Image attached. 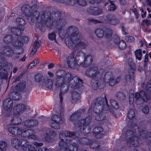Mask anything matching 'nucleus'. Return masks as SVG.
Returning <instances> with one entry per match:
<instances>
[{
    "label": "nucleus",
    "mask_w": 151,
    "mask_h": 151,
    "mask_svg": "<svg viewBox=\"0 0 151 151\" xmlns=\"http://www.w3.org/2000/svg\"><path fill=\"white\" fill-rule=\"evenodd\" d=\"M21 10L27 18V20L30 25H33L36 21V27L42 32L45 30V26L48 28L52 26L54 22L53 17L51 16V12H43L40 16V12L37 10L32 12L31 7L28 5H23Z\"/></svg>",
    "instance_id": "f257e3e1"
},
{
    "label": "nucleus",
    "mask_w": 151,
    "mask_h": 151,
    "mask_svg": "<svg viewBox=\"0 0 151 151\" xmlns=\"http://www.w3.org/2000/svg\"><path fill=\"white\" fill-rule=\"evenodd\" d=\"M98 70L97 66L91 67L85 71V74L87 77L91 78L92 81H95L91 85L93 89L98 88L101 91L105 87L106 76L109 75V73L106 72L105 74L102 69Z\"/></svg>",
    "instance_id": "f03ea898"
},
{
    "label": "nucleus",
    "mask_w": 151,
    "mask_h": 151,
    "mask_svg": "<svg viewBox=\"0 0 151 151\" xmlns=\"http://www.w3.org/2000/svg\"><path fill=\"white\" fill-rule=\"evenodd\" d=\"M65 71L63 70H59L57 72L56 78L55 80V85L58 88L59 87L66 83L65 79H67L66 82H68L69 86L74 89H76L81 88L83 85L82 80L77 76L73 77L71 73H66L64 76L63 74Z\"/></svg>",
    "instance_id": "7ed1b4c3"
},
{
    "label": "nucleus",
    "mask_w": 151,
    "mask_h": 151,
    "mask_svg": "<svg viewBox=\"0 0 151 151\" xmlns=\"http://www.w3.org/2000/svg\"><path fill=\"white\" fill-rule=\"evenodd\" d=\"M71 32L69 37H66L65 38V42L67 46L70 49L78 48L85 49L86 47V44L81 41L79 38H75V40H73V37H77L79 33L78 28L74 26H70L68 27L67 30V32Z\"/></svg>",
    "instance_id": "20e7f679"
},
{
    "label": "nucleus",
    "mask_w": 151,
    "mask_h": 151,
    "mask_svg": "<svg viewBox=\"0 0 151 151\" xmlns=\"http://www.w3.org/2000/svg\"><path fill=\"white\" fill-rule=\"evenodd\" d=\"M17 36V37L13 38L12 35H7L4 37V41L7 44L11 43L12 45L16 48V50H13V53L16 55H19L24 52V50L22 47L23 44L27 43L29 40L28 38L26 36Z\"/></svg>",
    "instance_id": "39448f33"
},
{
    "label": "nucleus",
    "mask_w": 151,
    "mask_h": 151,
    "mask_svg": "<svg viewBox=\"0 0 151 151\" xmlns=\"http://www.w3.org/2000/svg\"><path fill=\"white\" fill-rule=\"evenodd\" d=\"M133 129L128 130L125 133L127 141L134 147H137L139 145V136L141 135L139 127L136 124L132 126Z\"/></svg>",
    "instance_id": "423d86ee"
},
{
    "label": "nucleus",
    "mask_w": 151,
    "mask_h": 151,
    "mask_svg": "<svg viewBox=\"0 0 151 151\" xmlns=\"http://www.w3.org/2000/svg\"><path fill=\"white\" fill-rule=\"evenodd\" d=\"M91 119V117L88 116L74 123L75 130L77 132L80 131L85 134L89 133L91 129L87 126L90 123Z\"/></svg>",
    "instance_id": "0eeeda50"
},
{
    "label": "nucleus",
    "mask_w": 151,
    "mask_h": 151,
    "mask_svg": "<svg viewBox=\"0 0 151 151\" xmlns=\"http://www.w3.org/2000/svg\"><path fill=\"white\" fill-rule=\"evenodd\" d=\"M79 135L76 134V132H71L69 131H65L63 133H61L59 135V137L61 141L59 143L60 147V150H64L66 151L67 150V139L70 138H73V139L76 138V137H78Z\"/></svg>",
    "instance_id": "6e6552de"
},
{
    "label": "nucleus",
    "mask_w": 151,
    "mask_h": 151,
    "mask_svg": "<svg viewBox=\"0 0 151 151\" xmlns=\"http://www.w3.org/2000/svg\"><path fill=\"white\" fill-rule=\"evenodd\" d=\"M83 57L84 58L83 62L79 63V64L75 61L73 56L70 55L68 57L67 59V64L68 66L70 68L73 67V64L74 63V65L77 64L78 65L81 66L85 68L91 65L93 61L92 56L89 55H87L86 57V55Z\"/></svg>",
    "instance_id": "1a4fd4ad"
},
{
    "label": "nucleus",
    "mask_w": 151,
    "mask_h": 151,
    "mask_svg": "<svg viewBox=\"0 0 151 151\" xmlns=\"http://www.w3.org/2000/svg\"><path fill=\"white\" fill-rule=\"evenodd\" d=\"M11 145L15 149L19 150L22 149V151H28L29 147H30L28 141L24 139H21L13 137L11 139Z\"/></svg>",
    "instance_id": "9d476101"
},
{
    "label": "nucleus",
    "mask_w": 151,
    "mask_h": 151,
    "mask_svg": "<svg viewBox=\"0 0 151 151\" xmlns=\"http://www.w3.org/2000/svg\"><path fill=\"white\" fill-rule=\"evenodd\" d=\"M104 0H89V3L92 4L95 3L99 4L103 2ZM61 3H65L68 5L73 6L76 2L79 5L81 6H85L87 5L86 0H62Z\"/></svg>",
    "instance_id": "9b49d317"
},
{
    "label": "nucleus",
    "mask_w": 151,
    "mask_h": 151,
    "mask_svg": "<svg viewBox=\"0 0 151 151\" xmlns=\"http://www.w3.org/2000/svg\"><path fill=\"white\" fill-rule=\"evenodd\" d=\"M18 24L17 27H12L11 29L12 33L16 36H20L22 35V31L24 30V25L26 24L25 21L22 18L18 17L16 19Z\"/></svg>",
    "instance_id": "f8f14e48"
},
{
    "label": "nucleus",
    "mask_w": 151,
    "mask_h": 151,
    "mask_svg": "<svg viewBox=\"0 0 151 151\" xmlns=\"http://www.w3.org/2000/svg\"><path fill=\"white\" fill-rule=\"evenodd\" d=\"M57 13L58 14L59 18L56 21L55 27L58 32L59 36L61 38H64L65 34L64 33L63 30L62 29L63 27L66 24V21L65 19L60 18L61 14L60 12L58 11Z\"/></svg>",
    "instance_id": "ddd939ff"
},
{
    "label": "nucleus",
    "mask_w": 151,
    "mask_h": 151,
    "mask_svg": "<svg viewBox=\"0 0 151 151\" xmlns=\"http://www.w3.org/2000/svg\"><path fill=\"white\" fill-rule=\"evenodd\" d=\"M13 101L9 98L6 99L3 102V113L6 116H9L11 114V111L13 107Z\"/></svg>",
    "instance_id": "4468645a"
},
{
    "label": "nucleus",
    "mask_w": 151,
    "mask_h": 151,
    "mask_svg": "<svg viewBox=\"0 0 151 151\" xmlns=\"http://www.w3.org/2000/svg\"><path fill=\"white\" fill-rule=\"evenodd\" d=\"M94 106L93 108V111L96 113L99 112L104 103H107L105 95L103 98L100 97L96 99L94 101Z\"/></svg>",
    "instance_id": "2eb2a0df"
},
{
    "label": "nucleus",
    "mask_w": 151,
    "mask_h": 151,
    "mask_svg": "<svg viewBox=\"0 0 151 151\" xmlns=\"http://www.w3.org/2000/svg\"><path fill=\"white\" fill-rule=\"evenodd\" d=\"M127 62L130 68L132 70H129V74L126 75L124 77V79L126 81H130L134 76V71L136 69L135 65L131 59H128Z\"/></svg>",
    "instance_id": "dca6fc26"
},
{
    "label": "nucleus",
    "mask_w": 151,
    "mask_h": 151,
    "mask_svg": "<svg viewBox=\"0 0 151 151\" xmlns=\"http://www.w3.org/2000/svg\"><path fill=\"white\" fill-rule=\"evenodd\" d=\"M72 139V138H70L68 139H67V150L66 151H68L69 150L70 151H77L78 150V147L76 146V145H78L77 144V141L75 142V141L76 140L75 139ZM60 151H65L64 150Z\"/></svg>",
    "instance_id": "f3484780"
},
{
    "label": "nucleus",
    "mask_w": 151,
    "mask_h": 151,
    "mask_svg": "<svg viewBox=\"0 0 151 151\" xmlns=\"http://www.w3.org/2000/svg\"><path fill=\"white\" fill-rule=\"evenodd\" d=\"M109 111H111L110 109V106L108 105L107 103L106 104L104 103V104L102 106V107L101 109V111L99 112L98 113L99 114H100L96 116V119L99 121L104 119L106 118V117L102 114H100L101 112L105 113H107Z\"/></svg>",
    "instance_id": "a211bd4d"
},
{
    "label": "nucleus",
    "mask_w": 151,
    "mask_h": 151,
    "mask_svg": "<svg viewBox=\"0 0 151 151\" xmlns=\"http://www.w3.org/2000/svg\"><path fill=\"white\" fill-rule=\"evenodd\" d=\"M26 109L24 104L22 103L17 104L14 105L13 111L15 115H19L23 112Z\"/></svg>",
    "instance_id": "6ab92c4d"
},
{
    "label": "nucleus",
    "mask_w": 151,
    "mask_h": 151,
    "mask_svg": "<svg viewBox=\"0 0 151 151\" xmlns=\"http://www.w3.org/2000/svg\"><path fill=\"white\" fill-rule=\"evenodd\" d=\"M108 22L110 24L116 25L119 22V20L113 14H108L106 15Z\"/></svg>",
    "instance_id": "aec40b11"
},
{
    "label": "nucleus",
    "mask_w": 151,
    "mask_h": 151,
    "mask_svg": "<svg viewBox=\"0 0 151 151\" xmlns=\"http://www.w3.org/2000/svg\"><path fill=\"white\" fill-rule=\"evenodd\" d=\"M21 131L19 136L22 137L32 138V136L34 134V132L33 130L30 129H26L22 127H21Z\"/></svg>",
    "instance_id": "412c9836"
},
{
    "label": "nucleus",
    "mask_w": 151,
    "mask_h": 151,
    "mask_svg": "<svg viewBox=\"0 0 151 151\" xmlns=\"http://www.w3.org/2000/svg\"><path fill=\"white\" fill-rule=\"evenodd\" d=\"M56 136V134L53 131L50 130L48 129L46 131L45 139L46 141L48 142H51L54 141V139L52 137Z\"/></svg>",
    "instance_id": "4be33fe9"
},
{
    "label": "nucleus",
    "mask_w": 151,
    "mask_h": 151,
    "mask_svg": "<svg viewBox=\"0 0 151 151\" xmlns=\"http://www.w3.org/2000/svg\"><path fill=\"white\" fill-rule=\"evenodd\" d=\"M88 12L92 15H99L103 14L101 9L95 7H91L87 9Z\"/></svg>",
    "instance_id": "5701e85b"
},
{
    "label": "nucleus",
    "mask_w": 151,
    "mask_h": 151,
    "mask_svg": "<svg viewBox=\"0 0 151 151\" xmlns=\"http://www.w3.org/2000/svg\"><path fill=\"white\" fill-rule=\"evenodd\" d=\"M26 84L25 81H21L15 86L13 88V90L15 93L22 91L25 88Z\"/></svg>",
    "instance_id": "b1692460"
},
{
    "label": "nucleus",
    "mask_w": 151,
    "mask_h": 151,
    "mask_svg": "<svg viewBox=\"0 0 151 151\" xmlns=\"http://www.w3.org/2000/svg\"><path fill=\"white\" fill-rule=\"evenodd\" d=\"M20 127H10L8 128L9 132L11 134L17 136H19L21 129Z\"/></svg>",
    "instance_id": "393cba45"
},
{
    "label": "nucleus",
    "mask_w": 151,
    "mask_h": 151,
    "mask_svg": "<svg viewBox=\"0 0 151 151\" xmlns=\"http://www.w3.org/2000/svg\"><path fill=\"white\" fill-rule=\"evenodd\" d=\"M38 124L37 121L35 119H30L25 121L23 123L24 126L27 127H33L36 126Z\"/></svg>",
    "instance_id": "a878e982"
},
{
    "label": "nucleus",
    "mask_w": 151,
    "mask_h": 151,
    "mask_svg": "<svg viewBox=\"0 0 151 151\" xmlns=\"http://www.w3.org/2000/svg\"><path fill=\"white\" fill-rule=\"evenodd\" d=\"M35 81L38 83L42 86H44L45 79L43 76L40 73H37L35 76Z\"/></svg>",
    "instance_id": "bb28decb"
},
{
    "label": "nucleus",
    "mask_w": 151,
    "mask_h": 151,
    "mask_svg": "<svg viewBox=\"0 0 151 151\" xmlns=\"http://www.w3.org/2000/svg\"><path fill=\"white\" fill-rule=\"evenodd\" d=\"M76 134H78V135H79L78 137V138L76 137V138L75 139L76 141H77V145L80 144L81 145H88L90 144V141L88 138L86 137H83L79 139V134L77 132H76Z\"/></svg>",
    "instance_id": "cd10ccee"
},
{
    "label": "nucleus",
    "mask_w": 151,
    "mask_h": 151,
    "mask_svg": "<svg viewBox=\"0 0 151 151\" xmlns=\"http://www.w3.org/2000/svg\"><path fill=\"white\" fill-rule=\"evenodd\" d=\"M141 86L143 88L146 90L148 94H151V79L150 83L145 81L142 84Z\"/></svg>",
    "instance_id": "c85d7f7f"
},
{
    "label": "nucleus",
    "mask_w": 151,
    "mask_h": 151,
    "mask_svg": "<svg viewBox=\"0 0 151 151\" xmlns=\"http://www.w3.org/2000/svg\"><path fill=\"white\" fill-rule=\"evenodd\" d=\"M8 78L7 72L2 66L0 65V79L1 80L6 79Z\"/></svg>",
    "instance_id": "c756f323"
},
{
    "label": "nucleus",
    "mask_w": 151,
    "mask_h": 151,
    "mask_svg": "<svg viewBox=\"0 0 151 151\" xmlns=\"http://www.w3.org/2000/svg\"><path fill=\"white\" fill-rule=\"evenodd\" d=\"M22 122L21 118L19 117L14 116L10 120L11 123L12 124L17 125L20 123Z\"/></svg>",
    "instance_id": "7c9ffc66"
},
{
    "label": "nucleus",
    "mask_w": 151,
    "mask_h": 151,
    "mask_svg": "<svg viewBox=\"0 0 151 151\" xmlns=\"http://www.w3.org/2000/svg\"><path fill=\"white\" fill-rule=\"evenodd\" d=\"M69 85H67L66 83L60 87V92L59 94H64L67 93L69 89Z\"/></svg>",
    "instance_id": "2f4dec72"
},
{
    "label": "nucleus",
    "mask_w": 151,
    "mask_h": 151,
    "mask_svg": "<svg viewBox=\"0 0 151 151\" xmlns=\"http://www.w3.org/2000/svg\"><path fill=\"white\" fill-rule=\"evenodd\" d=\"M109 79V85L110 86H113L116 84L118 83L120 80V77H117L116 79L113 78L112 77H111Z\"/></svg>",
    "instance_id": "473e14b6"
},
{
    "label": "nucleus",
    "mask_w": 151,
    "mask_h": 151,
    "mask_svg": "<svg viewBox=\"0 0 151 151\" xmlns=\"http://www.w3.org/2000/svg\"><path fill=\"white\" fill-rule=\"evenodd\" d=\"M52 121V122L60 124L63 122V119L59 115L55 114L52 115L51 117Z\"/></svg>",
    "instance_id": "72a5a7b5"
},
{
    "label": "nucleus",
    "mask_w": 151,
    "mask_h": 151,
    "mask_svg": "<svg viewBox=\"0 0 151 151\" xmlns=\"http://www.w3.org/2000/svg\"><path fill=\"white\" fill-rule=\"evenodd\" d=\"M81 115L80 112L78 111L73 114L70 117L69 119L72 122H74Z\"/></svg>",
    "instance_id": "f704fd0d"
},
{
    "label": "nucleus",
    "mask_w": 151,
    "mask_h": 151,
    "mask_svg": "<svg viewBox=\"0 0 151 151\" xmlns=\"http://www.w3.org/2000/svg\"><path fill=\"white\" fill-rule=\"evenodd\" d=\"M53 83L51 79H47L46 81L45 82L44 85L47 89H51Z\"/></svg>",
    "instance_id": "c9c22d12"
},
{
    "label": "nucleus",
    "mask_w": 151,
    "mask_h": 151,
    "mask_svg": "<svg viewBox=\"0 0 151 151\" xmlns=\"http://www.w3.org/2000/svg\"><path fill=\"white\" fill-rule=\"evenodd\" d=\"M95 32L97 36L99 38L102 37L104 33V32L102 29L99 28L96 29Z\"/></svg>",
    "instance_id": "e433bc0d"
},
{
    "label": "nucleus",
    "mask_w": 151,
    "mask_h": 151,
    "mask_svg": "<svg viewBox=\"0 0 151 151\" xmlns=\"http://www.w3.org/2000/svg\"><path fill=\"white\" fill-rule=\"evenodd\" d=\"M8 148L7 143L4 141H0V149L1 151H5Z\"/></svg>",
    "instance_id": "4c0bfd02"
},
{
    "label": "nucleus",
    "mask_w": 151,
    "mask_h": 151,
    "mask_svg": "<svg viewBox=\"0 0 151 151\" xmlns=\"http://www.w3.org/2000/svg\"><path fill=\"white\" fill-rule=\"evenodd\" d=\"M112 32L111 30H109L106 32L105 34L104 37L105 39L108 40H111L112 38Z\"/></svg>",
    "instance_id": "58836bf2"
},
{
    "label": "nucleus",
    "mask_w": 151,
    "mask_h": 151,
    "mask_svg": "<svg viewBox=\"0 0 151 151\" xmlns=\"http://www.w3.org/2000/svg\"><path fill=\"white\" fill-rule=\"evenodd\" d=\"M142 96H141V95H135V97L137 99L142 98L143 100L145 102L147 101L150 98L149 95H142Z\"/></svg>",
    "instance_id": "ea45409f"
},
{
    "label": "nucleus",
    "mask_w": 151,
    "mask_h": 151,
    "mask_svg": "<svg viewBox=\"0 0 151 151\" xmlns=\"http://www.w3.org/2000/svg\"><path fill=\"white\" fill-rule=\"evenodd\" d=\"M100 143L99 142L94 141L90 143L89 147L91 148L95 149L99 147L100 146Z\"/></svg>",
    "instance_id": "a19ab883"
},
{
    "label": "nucleus",
    "mask_w": 151,
    "mask_h": 151,
    "mask_svg": "<svg viewBox=\"0 0 151 151\" xmlns=\"http://www.w3.org/2000/svg\"><path fill=\"white\" fill-rule=\"evenodd\" d=\"M135 54L136 59H138L139 60H140L142 59V54L141 49L137 50L135 51Z\"/></svg>",
    "instance_id": "79ce46f5"
},
{
    "label": "nucleus",
    "mask_w": 151,
    "mask_h": 151,
    "mask_svg": "<svg viewBox=\"0 0 151 151\" xmlns=\"http://www.w3.org/2000/svg\"><path fill=\"white\" fill-rule=\"evenodd\" d=\"M135 113L134 110L133 109H130L128 111L127 116L130 119H132L135 116Z\"/></svg>",
    "instance_id": "37998d69"
},
{
    "label": "nucleus",
    "mask_w": 151,
    "mask_h": 151,
    "mask_svg": "<svg viewBox=\"0 0 151 151\" xmlns=\"http://www.w3.org/2000/svg\"><path fill=\"white\" fill-rule=\"evenodd\" d=\"M118 47L121 50H124L126 47V44L123 40H121L118 43Z\"/></svg>",
    "instance_id": "c03bdc74"
},
{
    "label": "nucleus",
    "mask_w": 151,
    "mask_h": 151,
    "mask_svg": "<svg viewBox=\"0 0 151 151\" xmlns=\"http://www.w3.org/2000/svg\"><path fill=\"white\" fill-rule=\"evenodd\" d=\"M39 63V61L37 59H35L32 62L30 63L29 66L28 67V68L31 69L36 65Z\"/></svg>",
    "instance_id": "a18cd8bd"
},
{
    "label": "nucleus",
    "mask_w": 151,
    "mask_h": 151,
    "mask_svg": "<svg viewBox=\"0 0 151 151\" xmlns=\"http://www.w3.org/2000/svg\"><path fill=\"white\" fill-rule=\"evenodd\" d=\"M59 124L56 122H52V121L49 124V125L52 128L56 129H60Z\"/></svg>",
    "instance_id": "49530a36"
},
{
    "label": "nucleus",
    "mask_w": 151,
    "mask_h": 151,
    "mask_svg": "<svg viewBox=\"0 0 151 151\" xmlns=\"http://www.w3.org/2000/svg\"><path fill=\"white\" fill-rule=\"evenodd\" d=\"M103 130V128L101 127H97L93 128L92 132L93 134H97L102 132Z\"/></svg>",
    "instance_id": "de8ad7c7"
},
{
    "label": "nucleus",
    "mask_w": 151,
    "mask_h": 151,
    "mask_svg": "<svg viewBox=\"0 0 151 151\" xmlns=\"http://www.w3.org/2000/svg\"><path fill=\"white\" fill-rule=\"evenodd\" d=\"M10 99L14 101H18L22 98L21 95H9Z\"/></svg>",
    "instance_id": "09e8293b"
},
{
    "label": "nucleus",
    "mask_w": 151,
    "mask_h": 151,
    "mask_svg": "<svg viewBox=\"0 0 151 151\" xmlns=\"http://www.w3.org/2000/svg\"><path fill=\"white\" fill-rule=\"evenodd\" d=\"M56 35L54 32L50 33L48 35V38L50 40L52 41L55 40V42H57V41L56 39Z\"/></svg>",
    "instance_id": "8fccbe9b"
},
{
    "label": "nucleus",
    "mask_w": 151,
    "mask_h": 151,
    "mask_svg": "<svg viewBox=\"0 0 151 151\" xmlns=\"http://www.w3.org/2000/svg\"><path fill=\"white\" fill-rule=\"evenodd\" d=\"M110 102L111 106L114 109H117L119 108V107L118 104L114 100L111 99L110 100Z\"/></svg>",
    "instance_id": "3c124183"
},
{
    "label": "nucleus",
    "mask_w": 151,
    "mask_h": 151,
    "mask_svg": "<svg viewBox=\"0 0 151 151\" xmlns=\"http://www.w3.org/2000/svg\"><path fill=\"white\" fill-rule=\"evenodd\" d=\"M109 2L111 4L108 7V9L110 11H114L116 8V6L114 4L113 1L109 0Z\"/></svg>",
    "instance_id": "603ef678"
},
{
    "label": "nucleus",
    "mask_w": 151,
    "mask_h": 151,
    "mask_svg": "<svg viewBox=\"0 0 151 151\" xmlns=\"http://www.w3.org/2000/svg\"><path fill=\"white\" fill-rule=\"evenodd\" d=\"M81 98L80 95H72V99L70 101L72 103H73Z\"/></svg>",
    "instance_id": "864d4df0"
},
{
    "label": "nucleus",
    "mask_w": 151,
    "mask_h": 151,
    "mask_svg": "<svg viewBox=\"0 0 151 151\" xmlns=\"http://www.w3.org/2000/svg\"><path fill=\"white\" fill-rule=\"evenodd\" d=\"M88 23L89 24H96L100 23H101V21L98 20L94 19L92 18H90L88 19Z\"/></svg>",
    "instance_id": "5fc2aeb1"
},
{
    "label": "nucleus",
    "mask_w": 151,
    "mask_h": 151,
    "mask_svg": "<svg viewBox=\"0 0 151 151\" xmlns=\"http://www.w3.org/2000/svg\"><path fill=\"white\" fill-rule=\"evenodd\" d=\"M125 39L128 42H133L134 40V38L133 37L130 35H127L125 36Z\"/></svg>",
    "instance_id": "6e6d98bb"
},
{
    "label": "nucleus",
    "mask_w": 151,
    "mask_h": 151,
    "mask_svg": "<svg viewBox=\"0 0 151 151\" xmlns=\"http://www.w3.org/2000/svg\"><path fill=\"white\" fill-rule=\"evenodd\" d=\"M120 41V38L117 35H115L113 36V41L115 44H118Z\"/></svg>",
    "instance_id": "4d7b16f0"
},
{
    "label": "nucleus",
    "mask_w": 151,
    "mask_h": 151,
    "mask_svg": "<svg viewBox=\"0 0 151 151\" xmlns=\"http://www.w3.org/2000/svg\"><path fill=\"white\" fill-rule=\"evenodd\" d=\"M149 111V108L147 106H145L142 107V111L145 114L148 113Z\"/></svg>",
    "instance_id": "13d9d810"
},
{
    "label": "nucleus",
    "mask_w": 151,
    "mask_h": 151,
    "mask_svg": "<svg viewBox=\"0 0 151 151\" xmlns=\"http://www.w3.org/2000/svg\"><path fill=\"white\" fill-rule=\"evenodd\" d=\"M146 139L147 142L151 143V133L148 132L147 133Z\"/></svg>",
    "instance_id": "bf43d9fd"
},
{
    "label": "nucleus",
    "mask_w": 151,
    "mask_h": 151,
    "mask_svg": "<svg viewBox=\"0 0 151 151\" xmlns=\"http://www.w3.org/2000/svg\"><path fill=\"white\" fill-rule=\"evenodd\" d=\"M81 55L83 56H83L85 57V54L84 52H83L82 51H79L77 52L76 55V58L77 57H79L81 56Z\"/></svg>",
    "instance_id": "052dcab7"
},
{
    "label": "nucleus",
    "mask_w": 151,
    "mask_h": 151,
    "mask_svg": "<svg viewBox=\"0 0 151 151\" xmlns=\"http://www.w3.org/2000/svg\"><path fill=\"white\" fill-rule=\"evenodd\" d=\"M40 45V43L39 42L36 40L34 42L33 47H37L38 48H39Z\"/></svg>",
    "instance_id": "680f3d73"
},
{
    "label": "nucleus",
    "mask_w": 151,
    "mask_h": 151,
    "mask_svg": "<svg viewBox=\"0 0 151 151\" xmlns=\"http://www.w3.org/2000/svg\"><path fill=\"white\" fill-rule=\"evenodd\" d=\"M143 22L145 23L147 26L148 27L151 25V21L148 20L147 19H144Z\"/></svg>",
    "instance_id": "e2e57ef3"
},
{
    "label": "nucleus",
    "mask_w": 151,
    "mask_h": 151,
    "mask_svg": "<svg viewBox=\"0 0 151 151\" xmlns=\"http://www.w3.org/2000/svg\"><path fill=\"white\" fill-rule=\"evenodd\" d=\"M134 95H130L129 96V103L130 104H132L134 100Z\"/></svg>",
    "instance_id": "0e129e2a"
},
{
    "label": "nucleus",
    "mask_w": 151,
    "mask_h": 151,
    "mask_svg": "<svg viewBox=\"0 0 151 151\" xmlns=\"http://www.w3.org/2000/svg\"><path fill=\"white\" fill-rule=\"evenodd\" d=\"M37 47H33V48L32 49L31 53V55L32 56H33L36 53V51H37L38 49Z\"/></svg>",
    "instance_id": "69168bd1"
},
{
    "label": "nucleus",
    "mask_w": 151,
    "mask_h": 151,
    "mask_svg": "<svg viewBox=\"0 0 151 151\" xmlns=\"http://www.w3.org/2000/svg\"><path fill=\"white\" fill-rule=\"evenodd\" d=\"M122 34L123 35H127V33L126 32L125 28L124 26H122Z\"/></svg>",
    "instance_id": "338daca9"
},
{
    "label": "nucleus",
    "mask_w": 151,
    "mask_h": 151,
    "mask_svg": "<svg viewBox=\"0 0 151 151\" xmlns=\"http://www.w3.org/2000/svg\"><path fill=\"white\" fill-rule=\"evenodd\" d=\"M104 136V134L100 132H99L95 135V137L97 138H101Z\"/></svg>",
    "instance_id": "774afa93"
}]
</instances>
